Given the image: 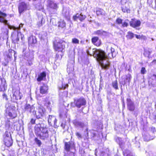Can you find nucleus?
Masks as SVG:
<instances>
[{
    "mask_svg": "<svg viewBox=\"0 0 156 156\" xmlns=\"http://www.w3.org/2000/svg\"><path fill=\"white\" fill-rule=\"evenodd\" d=\"M153 76L156 78V75L154 74L153 75Z\"/></svg>",
    "mask_w": 156,
    "mask_h": 156,
    "instance_id": "052dcab7",
    "label": "nucleus"
},
{
    "mask_svg": "<svg viewBox=\"0 0 156 156\" xmlns=\"http://www.w3.org/2000/svg\"><path fill=\"white\" fill-rule=\"evenodd\" d=\"M72 43L75 44H78L79 43V41L77 39L74 38L72 39Z\"/></svg>",
    "mask_w": 156,
    "mask_h": 156,
    "instance_id": "f704fd0d",
    "label": "nucleus"
},
{
    "mask_svg": "<svg viewBox=\"0 0 156 156\" xmlns=\"http://www.w3.org/2000/svg\"><path fill=\"white\" fill-rule=\"evenodd\" d=\"M48 86L45 84H43L40 87V92L42 94H46L48 93Z\"/></svg>",
    "mask_w": 156,
    "mask_h": 156,
    "instance_id": "ddd939ff",
    "label": "nucleus"
},
{
    "mask_svg": "<svg viewBox=\"0 0 156 156\" xmlns=\"http://www.w3.org/2000/svg\"><path fill=\"white\" fill-rule=\"evenodd\" d=\"M73 123L75 126L82 128L85 126H87L88 124L87 122L84 123L77 120H74L73 122Z\"/></svg>",
    "mask_w": 156,
    "mask_h": 156,
    "instance_id": "4468645a",
    "label": "nucleus"
},
{
    "mask_svg": "<svg viewBox=\"0 0 156 156\" xmlns=\"http://www.w3.org/2000/svg\"><path fill=\"white\" fill-rule=\"evenodd\" d=\"M68 86V84H62L61 87H59L60 89L59 91V95L60 97L62 98L67 97L68 95V92L66 91H64V90Z\"/></svg>",
    "mask_w": 156,
    "mask_h": 156,
    "instance_id": "6e6552de",
    "label": "nucleus"
},
{
    "mask_svg": "<svg viewBox=\"0 0 156 156\" xmlns=\"http://www.w3.org/2000/svg\"><path fill=\"white\" fill-rule=\"evenodd\" d=\"M96 14L98 16L102 15L104 14V11L101 9H98L96 11Z\"/></svg>",
    "mask_w": 156,
    "mask_h": 156,
    "instance_id": "2f4dec72",
    "label": "nucleus"
},
{
    "mask_svg": "<svg viewBox=\"0 0 156 156\" xmlns=\"http://www.w3.org/2000/svg\"><path fill=\"white\" fill-rule=\"evenodd\" d=\"M127 109L131 111H133L135 108L134 103L130 98H128L126 99Z\"/></svg>",
    "mask_w": 156,
    "mask_h": 156,
    "instance_id": "1a4fd4ad",
    "label": "nucleus"
},
{
    "mask_svg": "<svg viewBox=\"0 0 156 156\" xmlns=\"http://www.w3.org/2000/svg\"><path fill=\"white\" fill-rule=\"evenodd\" d=\"M112 87L115 90H118V82L117 80H115L114 81H113L112 83Z\"/></svg>",
    "mask_w": 156,
    "mask_h": 156,
    "instance_id": "c85d7f7f",
    "label": "nucleus"
},
{
    "mask_svg": "<svg viewBox=\"0 0 156 156\" xmlns=\"http://www.w3.org/2000/svg\"><path fill=\"white\" fill-rule=\"evenodd\" d=\"M86 18V16L85 15H83L82 13L80 14L79 13L76 14L75 16L73 17V19L75 21H76L78 19L81 21H82L84 20Z\"/></svg>",
    "mask_w": 156,
    "mask_h": 156,
    "instance_id": "2eb2a0df",
    "label": "nucleus"
},
{
    "mask_svg": "<svg viewBox=\"0 0 156 156\" xmlns=\"http://www.w3.org/2000/svg\"><path fill=\"white\" fill-rule=\"evenodd\" d=\"M87 53L96 58L102 69H107L109 68L110 63L104 51L101 50L90 48L87 50Z\"/></svg>",
    "mask_w": 156,
    "mask_h": 156,
    "instance_id": "f257e3e1",
    "label": "nucleus"
},
{
    "mask_svg": "<svg viewBox=\"0 0 156 156\" xmlns=\"http://www.w3.org/2000/svg\"><path fill=\"white\" fill-rule=\"evenodd\" d=\"M61 126L64 129V128L65 126H63V123H62V124L61 125Z\"/></svg>",
    "mask_w": 156,
    "mask_h": 156,
    "instance_id": "bf43d9fd",
    "label": "nucleus"
},
{
    "mask_svg": "<svg viewBox=\"0 0 156 156\" xmlns=\"http://www.w3.org/2000/svg\"><path fill=\"white\" fill-rule=\"evenodd\" d=\"M2 97L3 98H5L6 100L7 101L8 100L7 95L5 93L3 94Z\"/></svg>",
    "mask_w": 156,
    "mask_h": 156,
    "instance_id": "8fccbe9b",
    "label": "nucleus"
},
{
    "mask_svg": "<svg viewBox=\"0 0 156 156\" xmlns=\"http://www.w3.org/2000/svg\"><path fill=\"white\" fill-rule=\"evenodd\" d=\"M124 156H133L132 153L128 150H126L125 151H123Z\"/></svg>",
    "mask_w": 156,
    "mask_h": 156,
    "instance_id": "cd10ccee",
    "label": "nucleus"
},
{
    "mask_svg": "<svg viewBox=\"0 0 156 156\" xmlns=\"http://www.w3.org/2000/svg\"><path fill=\"white\" fill-rule=\"evenodd\" d=\"M10 122L9 121H7L5 124L6 127L8 128H9L10 126Z\"/></svg>",
    "mask_w": 156,
    "mask_h": 156,
    "instance_id": "09e8293b",
    "label": "nucleus"
},
{
    "mask_svg": "<svg viewBox=\"0 0 156 156\" xmlns=\"http://www.w3.org/2000/svg\"><path fill=\"white\" fill-rule=\"evenodd\" d=\"M134 34L132 32L129 31L127 33L126 37L128 38L131 39L134 37Z\"/></svg>",
    "mask_w": 156,
    "mask_h": 156,
    "instance_id": "473e14b6",
    "label": "nucleus"
},
{
    "mask_svg": "<svg viewBox=\"0 0 156 156\" xmlns=\"http://www.w3.org/2000/svg\"><path fill=\"white\" fill-rule=\"evenodd\" d=\"M55 119V117L53 115L49 116L48 122L49 125L52 126L54 120Z\"/></svg>",
    "mask_w": 156,
    "mask_h": 156,
    "instance_id": "bb28decb",
    "label": "nucleus"
},
{
    "mask_svg": "<svg viewBox=\"0 0 156 156\" xmlns=\"http://www.w3.org/2000/svg\"><path fill=\"white\" fill-rule=\"evenodd\" d=\"M152 40H153H153H154V39H153V38H152Z\"/></svg>",
    "mask_w": 156,
    "mask_h": 156,
    "instance_id": "774afa93",
    "label": "nucleus"
},
{
    "mask_svg": "<svg viewBox=\"0 0 156 156\" xmlns=\"http://www.w3.org/2000/svg\"><path fill=\"white\" fill-rule=\"evenodd\" d=\"M4 142L5 145L7 147L11 146L13 143L12 137H9L7 138H4Z\"/></svg>",
    "mask_w": 156,
    "mask_h": 156,
    "instance_id": "412c9836",
    "label": "nucleus"
},
{
    "mask_svg": "<svg viewBox=\"0 0 156 156\" xmlns=\"http://www.w3.org/2000/svg\"><path fill=\"white\" fill-rule=\"evenodd\" d=\"M116 23L118 24H120L122 23V20L119 18H118L116 20Z\"/></svg>",
    "mask_w": 156,
    "mask_h": 156,
    "instance_id": "79ce46f5",
    "label": "nucleus"
},
{
    "mask_svg": "<svg viewBox=\"0 0 156 156\" xmlns=\"http://www.w3.org/2000/svg\"><path fill=\"white\" fill-rule=\"evenodd\" d=\"M130 26L134 28L140 26L141 24V22L138 20H132L130 23Z\"/></svg>",
    "mask_w": 156,
    "mask_h": 156,
    "instance_id": "6ab92c4d",
    "label": "nucleus"
},
{
    "mask_svg": "<svg viewBox=\"0 0 156 156\" xmlns=\"http://www.w3.org/2000/svg\"><path fill=\"white\" fill-rule=\"evenodd\" d=\"M129 21L128 20H126L125 21L122 23V27H126L128 26V22Z\"/></svg>",
    "mask_w": 156,
    "mask_h": 156,
    "instance_id": "4c0bfd02",
    "label": "nucleus"
},
{
    "mask_svg": "<svg viewBox=\"0 0 156 156\" xmlns=\"http://www.w3.org/2000/svg\"><path fill=\"white\" fill-rule=\"evenodd\" d=\"M0 88L1 91H4L7 88V85L5 80L2 79H0Z\"/></svg>",
    "mask_w": 156,
    "mask_h": 156,
    "instance_id": "aec40b11",
    "label": "nucleus"
},
{
    "mask_svg": "<svg viewBox=\"0 0 156 156\" xmlns=\"http://www.w3.org/2000/svg\"><path fill=\"white\" fill-rule=\"evenodd\" d=\"M58 27L63 28L66 26V23L63 20H60L58 23Z\"/></svg>",
    "mask_w": 156,
    "mask_h": 156,
    "instance_id": "7c9ffc66",
    "label": "nucleus"
},
{
    "mask_svg": "<svg viewBox=\"0 0 156 156\" xmlns=\"http://www.w3.org/2000/svg\"><path fill=\"white\" fill-rule=\"evenodd\" d=\"M111 54L112 57L113 58L114 57H115L116 54V52L115 51V49L113 48H111Z\"/></svg>",
    "mask_w": 156,
    "mask_h": 156,
    "instance_id": "58836bf2",
    "label": "nucleus"
},
{
    "mask_svg": "<svg viewBox=\"0 0 156 156\" xmlns=\"http://www.w3.org/2000/svg\"><path fill=\"white\" fill-rule=\"evenodd\" d=\"M91 135L93 137H94L96 136V132L94 131H91Z\"/></svg>",
    "mask_w": 156,
    "mask_h": 156,
    "instance_id": "de8ad7c7",
    "label": "nucleus"
},
{
    "mask_svg": "<svg viewBox=\"0 0 156 156\" xmlns=\"http://www.w3.org/2000/svg\"><path fill=\"white\" fill-rule=\"evenodd\" d=\"M53 43L55 50L58 52H62L65 48V44L62 43L54 41Z\"/></svg>",
    "mask_w": 156,
    "mask_h": 156,
    "instance_id": "0eeeda50",
    "label": "nucleus"
},
{
    "mask_svg": "<svg viewBox=\"0 0 156 156\" xmlns=\"http://www.w3.org/2000/svg\"><path fill=\"white\" fill-rule=\"evenodd\" d=\"M152 64H156V60H154L152 62Z\"/></svg>",
    "mask_w": 156,
    "mask_h": 156,
    "instance_id": "4d7b16f0",
    "label": "nucleus"
},
{
    "mask_svg": "<svg viewBox=\"0 0 156 156\" xmlns=\"http://www.w3.org/2000/svg\"><path fill=\"white\" fill-rule=\"evenodd\" d=\"M57 121V120L56 119L55 117V119L54 120L53 122H52V124L53 123L55 126H57L56 123Z\"/></svg>",
    "mask_w": 156,
    "mask_h": 156,
    "instance_id": "603ef678",
    "label": "nucleus"
},
{
    "mask_svg": "<svg viewBox=\"0 0 156 156\" xmlns=\"http://www.w3.org/2000/svg\"><path fill=\"white\" fill-rule=\"evenodd\" d=\"M122 10L124 12H127V13L130 12V10L126 7H122Z\"/></svg>",
    "mask_w": 156,
    "mask_h": 156,
    "instance_id": "c9c22d12",
    "label": "nucleus"
},
{
    "mask_svg": "<svg viewBox=\"0 0 156 156\" xmlns=\"http://www.w3.org/2000/svg\"><path fill=\"white\" fill-rule=\"evenodd\" d=\"M45 109L43 107H40L38 109L37 113L35 114L36 115V117L38 119L41 118L44 115Z\"/></svg>",
    "mask_w": 156,
    "mask_h": 156,
    "instance_id": "9b49d317",
    "label": "nucleus"
},
{
    "mask_svg": "<svg viewBox=\"0 0 156 156\" xmlns=\"http://www.w3.org/2000/svg\"><path fill=\"white\" fill-rule=\"evenodd\" d=\"M76 135L77 137L78 138H79V139L81 138H82V136H81V135L78 132H77L76 133Z\"/></svg>",
    "mask_w": 156,
    "mask_h": 156,
    "instance_id": "3c124183",
    "label": "nucleus"
},
{
    "mask_svg": "<svg viewBox=\"0 0 156 156\" xmlns=\"http://www.w3.org/2000/svg\"><path fill=\"white\" fill-rule=\"evenodd\" d=\"M131 76L129 74H128L126 76V79L127 80H128V81L129 82L131 79Z\"/></svg>",
    "mask_w": 156,
    "mask_h": 156,
    "instance_id": "37998d69",
    "label": "nucleus"
},
{
    "mask_svg": "<svg viewBox=\"0 0 156 156\" xmlns=\"http://www.w3.org/2000/svg\"><path fill=\"white\" fill-rule=\"evenodd\" d=\"M9 52L11 51L12 52H13V53H14V54H15V51H14L12 50H9Z\"/></svg>",
    "mask_w": 156,
    "mask_h": 156,
    "instance_id": "13d9d810",
    "label": "nucleus"
},
{
    "mask_svg": "<svg viewBox=\"0 0 156 156\" xmlns=\"http://www.w3.org/2000/svg\"><path fill=\"white\" fill-rule=\"evenodd\" d=\"M96 149L95 150V154L96 155V156H97V154H96Z\"/></svg>",
    "mask_w": 156,
    "mask_h": 156,
    "instance_id": "e2e57ef3",
    "label": "nucleus"
},
{
    "mask_svg": "<svg viewBox=\"0 0 156 156\" xmlns=\"http://www.w3.org/2000/svg\"><path fill=\"white\" fill-rule=\"evenodd\" d=\"M108 154L104 151H102L101 152L100 156H108Z\"/></svg>",
    "mask_w": 156,
    "mask_h": 156,
    "instance_id": "49530a36",
    "label": "nucleus"
},
{
    "mask_svg": "<svg viewBox=\"0 0 156 156\" xmlns=\"http://www.w3.org/2000/svg\"><path fill=\"white\" fill-rule=\"evenodd\" d=\"M107 32L102 30H98L94 32V34L99 35H105L107 34Z\"/></svg>",
    "mask_w": 156,
    "mask_h": 156,
    "instance_id": "a878e982",
    "label": "nucleus"
},
{
    "mask_svg": "<svg viewBox=\"0 0 156 156\" xmlns=\"http://www.w3.org/2000/svg\"><path fill=\"white\" fill-rule=\"evenodd\" d=\"M29 65L31 66L32 64V63L31 62H29Z\"/></svg>",
    "mask_w": 156,
    "mask_h": 156,
    "instance_id": "680f3d73",
    "label": "nucleus"
},
{
    "mask_svg": "<svg viewBox=\"0 0 156 156\" xmlns=\"http://www.w3.org/2000/svg\"><path fill=\"white\" fill-rule=\"evenodd\" d=\"M46 76V73L45 72H43L38 75V78L37 79V80L38 81H41L44 78H45Z\"/></svg>",
    "mask_w": 156,
    "mask_h": 156,
    "instance_id": "393cba45",
    "label": "nucleus"
},
{
    "mask_svg": "<svg viewBox=\"0 0 156 156\" xmlns=\"http://www.w3.org/2000/svg\"><path fill=\"white\" fill-rule=\"evenodd\" d=\"M39 19L41 20V22H39L38 23V25L39 26H41L43 23H44V21L43 20V18L42 16H41L39 18Z\"/></svg>",
    "mask_w": 156,
    "mask_h": 156,
    "instance_id": "72a5a7b5",
    "label": "nucleus"
},
{
    "mask_svg": "<svg viewBox=\"0 0 156 156\" xmlns=\"http://www.w3.org/2000/svg\"><path fill=\"white\" fill-rule=\"evenodd\" d=\"M35 119H31L30 122L31 123H32V124H34L35 123Z\"/></svg>",
    "mask_w": 156,
    "mask_h": 156,
    "instance_id": "864d4df0",
    "label": "nucleus"
},
{
    "mask_svg": "<svg viewBox=\"0 0 156 156\" xmlns=\"http://www.w3.org/2000/svg\"><path fill=\"white\" fill-rule=\"evenodd\" d=\"M123 103L124 104V100H123Z\"/></svg>",
    "mask_w": 156,
    "mask_h": 156,
    "instance_id": "338daca9",
    "label": "nucleus"
},
{
    "mask_svg": "<svg viewBox=\"0 0 156 156\" xmlns=\"http://www.w3.org/2000/svg\"><path fill=\"white\" fill-rule=\"evenodd\" d=\"M74 103L76 107L80 108L81 107L85 106L87 102L85 99L82 97L75 99Z\"/></svg>",
    "mask_w": 156,
    "mask_h": 156,
    "instance_id": "39448f33",
    "label": "nucleus"
},
{
    "mask_svg": "<svg viewBox=\"0 0 156 156\" xmlns=\"http://www.w3.org/2000/svg\"><path fill=\"white\" fill-rule=\"evenodd\" d=\"M28 42L29 44H35L37 43L36 37L34 36H31L28 39Z\"/></svg>",
    "mask_w": 156,
    "mask_h": 156,
    "instance_id": "b1692460",
    "label": "nucleus"
},
{
    "mask_svg": "<svg viewBox=\"0 0 156 156\" xmlns=\"http://www.w3.org/2000/svg\"><path fill=\"white\" fill-rule=\"evenodd\" d=\"M27 8V4L24 2H22L20 4L19 6V13L20 14L26 10Z\"/></svg>",
    "mask_w": 156,
    "mask_h": 156,
    "instance_id": "f3484780",
    "label": "nucleus"
},
{
    "mask_svg": "<svg viewBox=\"0 0 156 156\" xmlns=\"http://www.w3.org/2000/svg\"><path fill=\"white\" fill-rule=\"evenodd\" d=\"M115 141L117 143L119 144L121 148L122 149H124V143L121 138L117 136H115Z\"/></svg>",
    "mask_w": 156,
    "mask_h": 156,
    "instance_id": "dca6fc26",
    "label": "nucleus"
},
{
    "mask_svg": "<svg viewBox=\"0 0 156 156\" xmlns=\"http://www.w3.org/2000/svg\"><path fill=\"white\" fill-rule=\"evenodd\" d=\"M44 102H45L44 103V104L47 107H49V105L51 103L48 98H46V99H45Z\"/></svg>",
    "mask_w": 156,
    "mask_h": 156,
    "instance_id": "ea45409f",
    "label": "nucleus"
},
{
    "mask_svg": "<svg viewBox=\"0 0 156 156\" xmlns=\"http://www.w3.org/2000/svg\"><path fill=\"white\" fill-rule=\"evenodd\" d=\"M115 156H119L117 154H116Z\"/></svg>",
    "mask_w": 156,
    "mask_h": 156,
    "instance_id": "69168bd1",
    "label": "nucleus"
},
{
    "mask_svg": "<svg viewBox=\"0 0 156 156\" xmlns=\"http://www.w3.org/2000/svg\"><path fill=\"white\" fill-rule=\"evenodd\" d=\"M8 63V62H3L2 64L5 66H7Z\"/></svg>",
    "mask_w": 156,
    "mask_h": 156,
    "instance_id": "6e6d98bb",
    "label": "nucleus"
},
{
    "mask_svg": "<svg viewBox=\"0 0 156 156\" xmlns=\"http://www.w3.org/2000/svg\"><path fill=\"white\" fill-rule=\"evenodd\" d=\"M143 37V38L144 39H146V37L145 36H144Z\"/></svg>",
    "mask_w": 156,
    "mask_h": 156,
    "instance_id": "0e129e2a",
    "label": "nucleus"
},
{
    "mask_svg": "<svg viewBox=\"0 0 156 156\" xmlns=\"http://www.w3.org/2000/svg\"><path fill=\"white\" fill-rule=\"evenodd\" d=\"M25 111L28 113L32 112L34 115L36 113L35 108L33 105H30L29 104H26L24 107Z\"/></svg>",
    "mask_w": 156,
    "mask_h": 156,
    "instance_id": "9d476101",
    "label": "nucleus"
},
{
    "mask_svg": "<svg viewBox=\"0 0 156 156\" xmlns=\"http://www.w3.org/2000/svg\"><path fill=\"white\" fill-rule=\"evenodd\" d=\"M143 137L144 141H148L151 140L153 139L154 138V137L151 136L149 134L147 133L143 135Z\"/></svg>",
    "mask_w": 156,
    "mask_h": 156,
    "instance_id": "4be33fe9",
    "label": "nucleus"
},
{
    "mask_svg": "<svg viewBox=\"0 0 156 156\" xmlns=\"http://www.w3.org/2000/svg\"><path fill=\"white\" fill-rule=\"evenodd\" d=\"M7 15L6 13H3L0 11V22L3 23L5 25H7L8 26V28L10 29H12L14 30L16 29L20 30L21 27H23V24H20L19 27H16L13 26H12L8 24V21L5 20V17Z\"/></svg>",
    "mask_w": 156,
    "mask_h": 156,
    "instance_id": "20e7f679",
    "label": "nucleus"
},
{
    "mask_svg": "<svg viewBox=\"0 0 156 156\" xmlns=\"http://www.w3.org/2000/svg\"><path fill=\"white\" fill-rule=\"evenodd\" d=\"M75 145L74 143L72 141L66 142L65 144L64 156H74V153L70 151L74 148Z\"/></svg>",
    "mask_w": 156,
    "mask_h": 156,
    "instance_id": "7ed1b4c3",
    "label": "nucleus"
},
{
    "mask_svg": "<svg viewBox=\"0 0 156 156\" xmlns=\"http://www.w3.org/2000/svg\"><path fill=\"white\" fill-rule=\"evenodd\" d=\"M11 37L12 42L14 43H18L20 38L22 39V38L21 33L16 31H14L12 33Z\"/></svg>",
    "mask_w": 156,
    "mask_h": 156,
    "instance_id": "423d86ee",
    "label": "nucleus"
},
{
    "mask_svg": "<svg viewBox=\"0 0 156 156\" xmlns=\"http://www.w3.org/2000/svg\"><path fill=\"white\" fill-rule=\"evenodd\" d=\"M35 142L37 145L38 147H40L42 145L41 141L38 138L36 137L34 140Z\"/></svg>",
    "mask_w": 156,
    "mask_h": 156,
    "instance_id": "c756f323",
    "label": "nucleus"
},
{
    "mask_svg": "<svg viewBox=\"0 0 156 156\" xmlns=\"http://www.w3.org/2000/svg\"><path fill=\"white\" fill-rule=\"evenodd\" d=\"M140 72H141V73L142 74H145L146 72V70L145 68H144V67H142L141 68Z\"/></svg>",
    "mask_w": 156,
    "mask_h": 156,
    "instance_id": "a18cd8bd",
    "label": "nucleus"
},
{
    "mask_svg": "<svg viewBox=\"0 0 156 156\" xmlns=\"http://www.w3.org/2000/svg\"><path fill=\"white\" fill-rule=\"evenodd\" d=\"M8 115L9 117L12 119L15 118L16 116V115L15 114H14L13 115L12 113L11 112H9V113Z\"/></svg>",
    "mask_w": 156,
    "mask_h": 156,
    "instance_id": "c03bdc74",
    "label": "nucleus"
},
{
    "mask_svg": "<svg viewBox=\"0 0 156 156\" xmlns=\"http://www.w3.org/2000/svg\"><path fill=\"white\" fill-rule=\"evenodd\" d=\"M151 52L152 51L151 50H146L145 51L144 54L146 56L149 57Z\"/></svg>",
    "mask_w": 156,
    "mask_h": 156,
    "instance_id": "a19ab883",
    "label": "nucleus"
},
{
    "mask_svg": "<svg viewBox=\"0 0 156 156\" xmlns=\"http://www.w3.org/2000/svg\"><path fill=\"white\" fill-rule=\"evenodd\" d=\"M135 36L136 38L138 39H140L141 37L140 35H138L136 34H135Z\"/></svg>",
    "mask_w": 156,
    "mask_h": 156,
    "instance_id": "5fc2aeb1",
    "label": "nucleus"
},
{
    "mask_svg": "<svg viewBox=\"0 0 156 156\" xmlns=\"http://www.w3.org/2000/svg\"><path fill=\"white\" fill-rule=\"evenodd\" d=\"M92 43L97 46H99L101 44L100 41L99 40L98 37H94L91 39Z\"/></svg>",
    "mask_w": 156,
    "mask_h": 156,
    "instance_id": "5701e85b",
    "label": "nucleus"
},
{
    "mask_svg": "<svg viewBox=\"0 0 156 156\" xmlns=\"http://www.w3.org/2000/svg\"><path fill=\"white\" fill-rule=\"evenodd\" d=\"M9 137H11V134L10 132L6 131L5 132L4 138H7Z\"/></svg>",
    "mask_w": 156,
    "mask_h": 156,
    "instance_id": "e433bc0d",
    "label": "nucleus"
},
{
    "mask_svg": "<svg viewBox=\"0 0 156 156\" xmlns=\"http://www.w3.org/2000/svg\"><path fill=\"white\" fill-rule=\"evenodd\" d=\"M35 132L36 135L42 140H46L48 137V131L46 125L41 122L36 125L34 127Z\"/></svg>",
    "mask_w": 156,
    "mask_h": 156,
    "instance_id": "f03ea898",
    "label": "nucleus"
},
{
    "mask_svg": "<svg viewBox=\"0 0 156 156\" xmlns=\"http://www.w3.org/2000/svg\"><path fill=\"white\" fill-rule=\"evenodd\" d=\"M48 6L50 8L49 10L51 11L52 9L56 10L58 8L57 5L50 0L48 1Z\"/></svg>",
    "mask_w": 156,
    "mask_h": 156,
    "instance_id": "f8f14e48",
    "label": "nucleus"
},
{
    "mask_svg": "<svg viewBox=\"0 0 156 156\" xmlns=\"http://www.w3.org/2000/svg\"><path fill=\"white\" fill-rule=\"evenodd\" d=\"M12 97L13 99H14L16 100H20L22 97V95L20 91L17 90L14 92Z\"/></svg>",
    "mask_w": 156,
    "mask_h": 156,
    "instance_id": "a211bd4d",
    "label": "nucleus"
}]
</instances>
